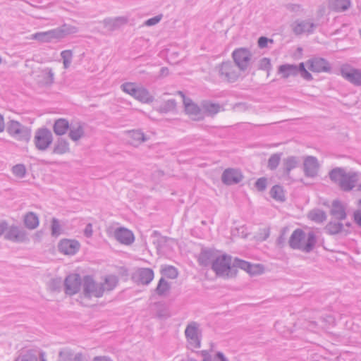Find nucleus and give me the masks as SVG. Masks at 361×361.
<instances>
[{"instance_id": "obj_1", "label": "nucleus", "mask_w": 361, "mask_h": 361, "mask_svg": "<svg viewBox=\"0 0 361 361\" xmlns=\"http://www.w3.org/2000/svg\"><path fill=\"white\" fill-rule=\"evenodd\" d=\"M329 178L337 184L344 192L351 191L359 180V173L350 171L347 172L344 168L336 167L329 173Z\"/></svg>"}, {"instance_id": "obj_2", "label": "nucleus", "mask_w": 361, "mask_h": 361, "mask_svg": "<svg viewBox=\"0 0 361 361\" xmlns=\"http://www.w3.org/2000/svg\"><path fill=\"white\" fill-rule=\"evenodd\" d=\"M317 243L316 235L311 231L306 233L300 228L295 229L291 234L288 243L294 250L309 253L314 249Z\"/></svg>"}, {"instance_id": "obj_3", "label": "nucleus", "mask_w": 361, "mask_h": 361, "mask_svg": "<svg viewBox=\"0 0 361 361\" xmlns=\"http://www.w3.org/2000/svg\"><path fill=\"white\" fill-rule=\"evenodd\" d=\"M212 269L217 276L223 277H233L237 271L233 267L231 257L226 255L217 256L212 262Z\"/></svg>"}, {"instance_id": "obj_4", "label": "nucleus", "mask_w": 361, "mask_h": 361, "mask_svg": "<svg viewBox=\"0 0 361 361\" xmlns=\"http://www.w3.org/2000/svg\"><path fill=\"white\" fill-rule=\"evenodd\" d=\"M184 333L189 349L194 350L201 347L202 331L197 322L188 323Z\"/></svg>"}, {"instance_id": "obj_5", "label": "nucleus", "mask_w": 361, "mask_h": 361, "mask_svg": "<svg viewBox=\"0 0 361 361\" xmlns=\"http://www.w3.org/2000/svg\"><path fill=\"white\" fill-rule=\"evenodd\" d=\"M7 133L19 141L28 142L31 137V129L20 122L11 120L7 123Z\"/></svg>"}, {"instance_id": "obj_6", "label": "nucleus", "mask_w": 361, "mask_h": 361, "mask_svg": "<svg viewBox=\"0 0 361 361\" xmlns=\"http://www.w3.org/2000/svg\"><path fill=\"white\" fill-rule=\"evenodd\" d=\"M33 142L35 147L39 151L47 150L53 142L51 131L47 128H38L35 133Z\"/></svg>"}, {"instance_id": "obj_7", "label": "nucleus", "mask_w": 361, "mask_h": 361, "mask_svg": "<svg viewBox=\"0 0 361 361\" xmlns=\"http://www.w3.org/2000/svg\"><path fill=\"white\" fill-rule=\"evenodd\" d=\"M83 295L85 298H100L104 293V286L96 283L90 276H85L82 283Z\"/></svg>"}, {"instance_id": "obj_8", "label": "nucleus", "mask_w": 361, "mask_h": 361, "mask_svg": "<svg viewBox=\"0 0 361 361\" xmlns=\"http://www.w3.org/2000/svg\"><path fill=\"white\" fill-rule=\"evenodd\" d=\"M218 69L221 78L228 82L235 81L240 75V70L231 61L223 62L219 65Z\"/></svg>"}, {"instance_id": "obj_9", "label": "nucleus", "mask_w": 361, "mask_h": 361, "mask_svg": "<svg viewBox=\"0 0 361 361\" xmlns=\"http://www.w3.org/2000/svg\"><path fill=\"white\" fill-rule=\"evenodd\" d=\"M235 66L240 71H245L250 65L252 54L246 48H238L232 53Z\"/></svg>"}, {"instance_id": "obj_10", "label": "nucleus", "mask_w": 361, "mask_h": 361, "mask_svg": "<svg viewBox=\"0 0 361 361\" xmlns=\"http://www.w3.org/2000/svg\"><path fill=\"white\" fill-rule=\"evenodd\" d=\"M341 75L355 86L361 85V69L355 68L349 64H344L340 68Z\"/></svg>"}, {"instance_id": "obj_11", "label": "nucleus", "mask_w": 361, "mask_h": 361, "mask_svg": "<svg viewBox=\"0 0 361 361\" xmlns=\"http://www.w3.org/2000/svg\"><path fill=\"white\" fill-rule=\"evenodd\" d=\"M178 94L183 98L185 111L195 121H201L204 118L202 109L195 104L190 98L185 97L183 92L179 91Z\"/></svg>"}, {"instance_id": "obj_12", "label": "nucleus", "mask_w": 361, "mask_h": 361, "mask_svg": "<svg viewBox=\"0 0 361 361\" xmlns=\"http://www.w3.org/2000/svg\"><path fill=\"white\" fill-rule=\"evenodd\" d=\"M317 24L310 20H296L291 25L290 27L295 35H300L304 33L312 34L317 27Z\"/></svg>"}, {"instance_id": "obj_13", "label": "nucleus", "mask_w": 361, "mask_h": 361, "mask_svg": "<svg viewBox=\"0 0 361 361\" xmlns=\"http://www.w3.org/2000/svg\"><path fill=\"white\" fill-rule=\"evenodd\" d=\"M81 285V279L79 274L68 275L64 281L66 293L73 295L78 293Z\"/></svg>"}, {"instance_id": "obj_14", "label": "nucleus", "mask_w": 361, "mask_h": 361, "mask_svg": "<svg viewBox=\"0 0 361 361\" xmlns=\"http://www.w3.org/2000/svg\"><path fill=\"white\" fill-rule=\"evenodd\" d=\"M304 173L307 177H315L319 169V164L317 159L313 156H307L304 159L303 163Z\"/></svg>"}, {"instance_id": "obj_15", "label": "nucleus", "mask_w": 361, "mask_h": 361, "mask_svg": "<svg viewBox=\"0 0 361 361\" xmlns=\"http://www.w3.org/2000/svg\"><path fill=\"white\" fill-rule=\"evenodd\" d=\"M243 179L241 172L235 169H227L222 174L221 180L226 185H233L240 183Z\"/></svg>"}, {"instance_id": "obj_16", "label": "nucleus", "mask_w": 361, "mask_h": 361, "mask_svg": "<svg viewBox=\"0 0 361 361\" xmlns=\"http://www.w3.org/2000/svg\"><path fill=\"white\" fill-rule=\"evenodd\" d=\"M80 248V243L75 240L63 239L59 245V250L64 255H73Z\"/></svg>"}, {"instance_id": "obj_17", "label": "nucleus", "mask_w": 361, "mask_h": 361, "mask_svg": "<svg viewBox=\"0 0 361 361\" xmlns=\"http://www.w3.org/2000/svg\"><path fill=\"white\" fill-rule=\"evenodd\" d=\"M4 238L8 240L16 243H23L27 240L25 231L16 226L9 228Z\"/></svg>"}, {"instance_id": "obj_18", "label": "nucleus", "mask_w": 361, "mask_h": 361, "mask_svg": "<svg viewBox=\"0 0 361 361\" xmlns=\"http://www.w3.org/2000/svg\"><path fill=\"white\" fill-rule=\"evenodd\" d=\"M114 237L119 243L126 245H131L135 240L133 232L123 227L115 230Z\"/></svg>"}, {"instance_id": "obj_19", "label": "nucleus", "mask_w": 361, "mask_h": 361, "mask_svg": "<svg viewBox=\"0 0 361 361\" xmlns=\"http://www.w3.org/2000/svg\"><path fill=\"white\" fill-rule=\"evenodd\" d=\"M308 63L310 64L308 68L312 72H326L330 69L329 63L322 58L310 59L308 61Z\"/></svg>"}, {"instance_id": "obj_20", "label": "nucleus", "mask_w": 361, "mask_h": 361, "mask_svg": "<svg viewBox=\"0 0 361 361\" xmlns=\"http://www.w3.org/2000/svg\"><path fill=\"white\" fill-rule=\"evenodd\" d=\"M128 19L126 17L108 18L103 20L104 27L109 31H114L121 26L126 24Z\"/></svg>"}, {"instance_id": "obj_21", "label": "nucleus", "mask_w": 361, "mask_h": 361, "mask_svg": "<svg viewBox=\"0 0 361 361\" xmlns=\"http://www.w3.org/2000/svg\"><path fill=\"white\" fill-rule=\"evenodd\" d=\"M330 214L338 220H344L347 216L345 206L338 200L332 202Z\"/></svg>"}, {"instance_id": "obj_22", "label": "nucleus", "mask_w": 361, "mask_h": 361, "mask_svg": "<svg viewBox=\"0 0 361 361\" xmlns=\"http://www.w3.org/2000/svg\"><path fill=\"white\" fill-rule=\"evenodd\" d=\"M135 277L142 284L147 285L154 279V271L149 268H140L136 271Z\"/></svg>"}, {"instance_id": "obj_23", "label": "nucleus", "mask_w": 361, "mask_h": 361, "mask_svg": "<svg viewBox=\"0 0 361 361\" xmlns=\"http://www.w3.org/2000/svg\"><path fill=\"white\" fill-rule=\"evenodd\" d=\"M85 135L84 124L78 122L71 123L69 128L68 137L74 142L80 140Z\"/></svg>"}, {"instance_id": "obj_24", "label": "nucleus", "mask_w": 361, "mask_h": 361, "mask_svg": "<svg viewBox=\"0 0 361 361\" xmlns=\"http://www.w3.org/2000/svg\"><path fill=\"white\" fill-rule=\"evenodd\" d=\"M31 39L40 42H50L54 39H59L55 29L36 32L32 35Z\"/></svg>"}, {"instance_id": "obj_25", "label": "nucleus", "mask_w": 361, "mask_h": 361, "mask_svg": "<svg viewBox=\"0 0 361 361\" xmlns=\"http://www.w3.org/2000/svg\"><path fill=\"white\" fill-rule=\"evenodd\" d=\"M298 65L286 63L279 66L278 73L281 77L286 79L289 77H294L298 75Z\"/></svg>"}, {"instance_id": "obj_26", "label": "nucleus", "mask_w": 361, "mask_h": 361, "mask_svg": "<svg viewBox=\"0 0 361 361\" xmlns=\"http://www.w3.org/2000/svg\"><path fill=\"white\" fill-rule=\"evenodd\" d=\"M216 253L211 250H202L199 255V264L204 267L212 266V262L216 258Z\"/></svg>"}, {"instance_id": "obj_27", "label": "nucleus", "mask_w": 361, "mask_h": 361, "mask_svg": "<svg viewBox=\"0 0 361 361\" xmlns=\"http://www.w3.org/2000/svg\"><path fill=\"white\" fill-rule=\"evenodd\" d=\"M201 108L203 114L205 113L208 116L216 115L222 109L219 104L208 100H204L201 102Z\"/></svg>"}, {"instance_id": "obj_28", "label": "nucleus", "mask_w": 361, "mask_h": 361, "mask_svg": "<svg viewBox=\"0 0 361 361\" xmlns=\"http://www.w3.org/2000/svg\"><path fill=\"white\" fill-rule=\"evenodd\" d=\"M59 39H63L67 35L77 33L78 28L76 26L64 23L61 26L55 28Z\"/></svg>"}, {"instance_id": "obj_29", "label": "nucleus", "mask_w": 361, "mask_h": 361, "mask_svg": "<svg viewBox=\"0 0 361 361\" xmlns=\"http://www.w3.org/2000/svg\"><path fill=\"white\" fill-rule=\"evenodd\" d=\"M350 4V0H329V8L337 12L348 10Z\"/></svg>"}, {"instance_id": "obj_30", "label": "nucleus", "mask_w": 361, "mask_h": 361, "mask_svg": "<svg viewBox=\"0 0 361 361\" xmlns=\"http://www.w3.org/2000/svg\"><path fill=\"white\" fill-rule=\"evenodd\" d=\"M70 126L68 120L59 118L54 122L53 130L57 135H63L67 133L68 130H69Z\"/></svg>"}, {"instance_id": "obj_31", "label": "nucleus", "mask_w": 361, "mask_h": 361, "mask_svg": "<svg viewBox=\"0 0 361 361\" xmlns=\"http://www.w3.org/2000/svg\"><path fill=\"white\" fill-rule=\"evenodd\" d=\"M39 354V349H30L23 351L16 358L15 361H37Z\"/></svg>"}, {"instance_id": "obj_32", "label": "nucleus", "mask_w": 361, "mask_h": 361, "mask_svg": "<svg viewBox=\"0 0 361 361\" xmlns=\"http://www.w3.org/2000/svg\"><path fill=\"white\" fill-rule=\"evenodd\" d=\"M299 163L297 157L290 156L283 160V170L286 176H288L291 170L295 169Z\"/></svg>"}, {"instance_id": "obj_33", "label": "nucleus", "mask_w": 361, "mask_h": 361, "mask_svg": "<svg viewBox=\"0 0 361 361\" xmlns=\"http://www.w3.org/2000/svg\"><path fill=\"white\" fill-rule=\"evenodd\" d=\"M23 221L25 227L30 230L35 229L39 223L38 216L32 212H27L24 216Z\"/></svg>"}, {"instance_id": "obj_34", "label": "nucleus", "mask_w": 361, "mask_h": 361, "mask_svg": "<svg viewBox=\"0 0 361 361\" xmlns=\"http://www.w3.org/2000/svg\"><path fill=\"white\" fill-rule=\"evenodd\" d=\"M70 151L68 142L63 138H59L54 146L52 153L56 154H64Z\"/></svg>"}, {"instance_id": "obj_35", "label": "nucleus", "mask_w": 361, "mask_h": 361, "mask_svg": "<svg viewBox=\"0 0 361 361\" xmlns=\"http://www.w3.org/2000/svg\"><path fill=\"white\" fill-rule=\"evenodd\" d=\"M134 98L145 104L151 103L154 99V97L149 93L148 90L141 86L137 89Z\"/></svg>"}, {"instance_id": "obj_36", "label": "nucleus", "mask_w": 361, "mask_h": 361, "mask_svg": "<svg viewBox=\"0 0 361 361\" xmlns=\"http://www.w3.org/2000/svg\"><path fill=\"white\" fill-rule=\"evenodd\" d=\"M343 224L331 221L328 223V224L325 227V231L327 233L330 235H336L343 231Z\"/></svg>"}, {"instance_id": "obj_37", "label": "nucleus", "mask_w": 361, "mask_h": 361, "mask_svg": "<svg viewBox=\"0 0 361 361\" xmlns=\"http://www.w3.org/2000/svg\"><path fill=\"white\" fill-rule=\"evenodd\" d=\"M129 135L132 139L130 143L133 145H137L147 140L144 133L140 130H132L129 132Z\"/></svg>"}, {"instance_id": "obj_38", "label": "nucleus", "mask_w": 361, "mask_h": 361, "mask_svg": "<svg viewBox=\"0 0 361 361\" xmlns=\"http://www.w3.org/2000/svg\"><path fill=\"white\" fill-rule=\"evenodd\" d=\"M270 195L273 199L277 201L283 202L285 200L283 189L279 185H276L271 188Z\"/></svg>"}, {"instance_id": "obj_39", "label": "nucleus", "mask_w": 361, "mask_h": 361, "mask_svg": "<svg viewBox=\"0 0 361 361\" xmlns=\"http://www.w3.org/2000/svg\"><path fill=\"white\" fill-rule=\"evenodd\" d=\"M309 218L316 223H322L326 219V215L321 209H314L309 213Z\"/></svg>"}, {"instance_id": "obj_40", "label": "nucleus", "mask_w": 361, "mask_h": 361, "mask_svg": "<svg viewBox=\"0 0 361 361\" xmlns=\"http://www.w3.org/2000/svg\"><path fill=\"white\" fill-rule=\"evenodd\" d=\"M176 102L174 99H169L160 105L157 110L160 113H168L175 110Z\"/></svg>"}, {"instance_id": "obj_41", "label": "nucleus", "mask_w": 361, "mask_h": 361, "mask_svg": "<svg viewBox=\"0 0 361 361\" xmlns=\"http://www.w3.org/2000/svg\"><path fill=\"white\" fill-rule=\"evenodd\" d=\"M118 283V278L114 275H109L106 276L104 279V283H102L104 286V290H113Z\"/></svg>"}, {"instance_id": "obj_42", "label": "nucleus", "mask_w": 361, "mask_h": 361, "mask_svg": "<svg viewBox=\"0 0 361 361\" xmlns=\"http://www.w3.org/2000/svg\"><path fill=\"white\" fill-rule=\"evenodd\" d=\"M169 290L170 284L164 278L160 279L155 290L156 293L159 295H164Z\"/></svg>"}, {"instance_id": "obj_43", "label": "nucleus", "mask_w": 361, "mask_h": 361, "mask_svg": "<svg viewBox=\"0 0 361 361\" xmlns=\"http://www.w3.org/2000/svg\"><path fill=\"white\" fill-rule=\"evenodd\" d=\"M61 56L63 59V68L65 69L68 68L72 63L73 56V51L69 49L62 51L61 52Z\"/></svg>"}, {"instance_id": "obj_44", "label": "nucleus", "mask_w": 361, "mask_h": 361, "mask_svg": "<svg viewBox=\"0 0 361 361\" xmlns=\"http://www.w3.org/2000/svg\"><path fill=\"white\" fill-rule=\"evenodd\" d=\"M121 87L124 92L130 94L133 97H135L137 89L139 88L138 86L133 82H125L121 85Z\"/></svg>"}, {"instance_id": "obj_45", "label": "nucleus", "mask_w": 361, "mask_h": 361, "mask_svg": "<svg viewBox=\"0 0 361 361\" xmlns=\"http://www.w3.org/2000/svg\"><path fill=\"white\" fill-rule=\"evenodd\" d=\"M74 353L69 348H63L59 353V361H73Z\"/></svg>"}, {"instance_id": "obj_46", "label": "nucleus", "mask_w": 361, "mask_h": 361, "mask_svg": "<svg viewBox=\"0 0 361 361\" xmlns=\"http://www.w3.org/2000/svg\"><path fill=\"white\" fill-rule=\"evenodd\" d=\"M42 77L45 84L51 85L54 80V73L51 68H46L41 71Z\"/></svg>"}, {"instance_id": "obj_47", "label": "nucleus", "mask_w": 361, "mask_h": 361, "mask_svg": "<svg viewBox=\"0 0 361 361\" xmlns=\"http://www.w3.org/2000/svg\"><path fill=\"white\" fill-rule=\"evenodd\" d=\"M233 269H235L237 267L240 268L241 269H243V270L247 271L248 273L252 272V270H251L252 265L249 262L242 260V259H238V258H235L234 259V261L233 262Z\"/></svg>"}, {"instance_id": "obj_48", "label": "nucleus", "mask_w": 361, "mask_h": 361, "mask_svg": "<svg viewBox=\"0 0 361 361\" xmlns=\"http://www.w3.org/2000/svg\"><path fill=\"white\" fill-rule=\"evenodd\" d=\"M162 274L169 279H174L178 276V271L173 266H166L161 270Z\"/></svg>"}, {"instance_id": "obj_49", "label": "nucleus", "mask_w": 361, "mask_h": 361, "mask_svg": "<svg viewBox=\"0 0 361 361\" xmlns=\"http://www.w3.org/2000/svg\"><path fill=\"white\" fill-rule=\"evenodd\" d=\"M281 160V154H272L269 160H268V168L271 170H275Z\"/></svg>"}, {"instance_id": "obj_50", "label": "nucleus", "mask_w": 361, "mask_h": 361, "mask_svg": "<svg viewBox=\"0 0 361 361\" xmlns=\"http://www.w3.org/2000/svg\"><path fill=\"white\" fill-rule=\"evenodd\" d=\"M298 75H300V76L307 80L310 81L312 80V75L306 70L304 63H300L298 65Z\"/></svg>"}, {"instance_id": "obj_51", "label": "nucleus", "mask_w": 361, "mask_h": 361, "mask_svg": "<svg viewBox=\"0 0 361 361\" xmlns=\"http://www.w3.org/2000/svg\"><path fill=\"white\" fill-rule=\"evenodd\" d=\"M12 172L16 176L23 178L25 175L26 169L23 164H16L13 166Z\"/></svg>"}, {"instance_id": "obj_52", "label": "nucleus", "mask_w": 361, "mask_h": 361, "mask_svg": "<svg viewBox=\"0 0 361 361\" xmlns=\"http://www.w3.org/2000/svg\"><path fill=\"white\" fill-rule=\"evenodd\" d=\"M61 234V226L57 219L53 218L51 221V235L57 237Z\"/></svg>"}, {"instance_id": "obj_53", "label": "nucleus", "mask_w": 361, "mask_h": 361, "mask_svg": "<svg viewBox=\"0 0 361 361\" xmlns=\"http://www.w3.org/2000/svg\"><path fill=\"white\" fill-rule=\"evenodd\" d=\"M259 68L269 71L271 68V61L268 58H262L259 63Z\"/></svg>"}, {"instance_id": "obj_54", "label": "nucleus", "mask_w": 361, "mask_h": 361, "mask_svg": "<svg viewBox=\"0 0 361 361\" xmlns=\"http://www.w3.org/2000/svg\"><path fill=\"white\" fill-rule=\"evenodd\" d=\"M267 178H260L255 182V187L259 191H264L267 188Z\"/></svg>"}, {"instance_id": "obj_55", "label": "nucleus", "mask_w": 361, "mask_h": 361, "mask_svg": "<svg viewBox=\"0 0 361 361\" xmlns=\"http://www.w3.org/2000/svg\"><path fill=\"white\" fill-rule=\"evenodd\" d=\"M273 43V39H268L266 37H260L258 39V47L259 48H265L267 47L268 42Z\"/></svg>"}, {"instance_id": "obj_56", "label": "nucleus", "mask_w": 361, "mask_h": 361, "mask_svg": "<svg viewBox=\"0 0 361 361\" xmlns=\"http://www.w3.org/2000/svg\"><path fill=\"white\" fill-rule=\"evenodd\" d=\"M161 19V16H154L153 18H151L148 20H147L145 23V24L147 25V26H152V25H154L156 24H157Z\"/></svg>"}, {"instance_id": "obj_57", "label": "nucleus", "mask_w": 361, "mask_h": 361, "mask_svg": "<svg viewBox=\"0 0 361 361\" xmlns=\"http://www.w3.org/2000/svg\"><path fill=\"white\" fill-rule=\"evenodd\" d=\"M84 235L87 238H91L93 234V228H92V224L91 223H89L86 225L85 229H84Z\"/></svg>"}, {"instance_id": "obj_58", "label": "nucleus", "mask_w": 361, "mask_h": 361, "mask_svg": "<svg viewBox=\"0 0 361 361\" xmlns=\"http://www.w3.org/2000/svg\"><path fill=\"white\" fill-rule=\"evenodd\" d=\"M354 221L361 227V209H357L353 214Z\"/></svg>"}, {"instance_id": "obj_59", "label": "nucleus", "mask_w": 361, "mask_h": 361, "mask_svg": "<svg viewBox=\"0 0 361 361\" xmlns=\"http://www.w3.org/2000/svg\"><path fill=\"white\" fill-rule=\"evenodd\" d=\"M169 240V238L161 236L157 241V247L162 248L164 245Z\"/></svg>"}, {"instance_id": "obj_60", "label": "nucleus", "mask_w": 361, "mask_h": 361, "mask_svg": "<svg viewBox=\"0 0 361 361\" xmlns=\"http://www.w3.org/2000/svg\"><path fill=\"white\" fill-rule=\"evenodd\" d=\"M287 8L291 11L297 12L300 10V6L298 4H288Z\"/></svg>"}, {"instance_id": "obj_61", "label": "nucleus", "mask_w": 361, "mask_h": 361, "mask_svg": "<svg viewBox=\"0 0 361 361\" xmlns=\"http://www.w3.org/2000/svg\"><path fill=\"white\" fill-rule=\"evenodd\" d=\"M93 361H113L110 357L106 356H96Z\"/></svg>"}, {"instance_id": "obj_62", "label": "nucleus", "mask_w": 361, "mask_h": 361, "mask_svg": "<svg viewBox=\"0 0 361 361\" xmlns=\"http://www.w3.org/2000/svg\"><path fill=\"white\" fill-rule=\"evenodd\" d=\"M8 224L6 221H0V236L4 233L7 228Z\"/></svg>"}, {"instance_id": "obj_63", "label": "nucleus", "mask_w": 361, "mask_h": 361, "mask_svg": "<svg viewBox=\"0 0 361 361\" xmlns=\"http://www.w3.org/2000/svg\"><path fill=\"white\" fill-rule=\"evenodd\" d=\"M73 361H85L84 356L82 353H79L73 356Z\"/></svg>"}, {"instance_id": "obj_64", "label": "nucleus", "mask_w": 361, "mask_h": 361, "mask_svg": "<svg viewBox=\"0 0 361 361\" xmlns=\"http://www.w3.org/2000/svg\"><path fill=\"white\" fill-rule=\"evenodd\" d=\"M216 357L218 358L219 361H229L221 352H218L216 354Z\"/></svg>"}]
</instances>
